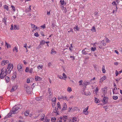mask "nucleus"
<instances>
[{
	"label": "nucleus",
	"instance_id": "obj_14",
	"mask_svg": "<svg viewBox=\"0 0 122 122\" xmlns=\"http://www.w3.org/2000/svg\"><path fill=\"white\" fill-rule=\"evenodd\" d=\"M10 68H12V69L13 68V65L12 64H8L7 67V69H10Z\"/></svg>",
	"mask_w": 122,
	"mask_h": 122
},
{
	"label": "nucleus",
	"instance_id": "obj_27",
	"mask_svg": "<svg viewBox=\"0 0 122 122\" xmlns=\"http://www.w3.org/2000/svg\"><path fill=\"white\" fill-rule=\"evenodd\" d=\"M52 102L55 103L56 101V97L53 98L52 99Z\"/></svg>",
	"mask_w": 122,
	"mask_h": 122
},
{
	"label": "nucleus",
	"instance_id": "obj_52",
	"mask_svg": "<svg viewBox=\"0 0 122 122\" xmlns=\"http://www.w3.org/2000/svg\"><path fill=\"white\" fill-rule=\"evenodd\" d=\"M70 32H72L73 33V29H71V28L70 29V30H68V33H69Z\"/></svg>",
	"mask_w": 122,
	"mask_h": 122
},
{
	"label": "nucleus",
	"instance_id": "obj_55",
	"mask_svg": "<svg viewBox=\"0 0 122 122\" xmlns=\"http://www.w3.org/2000/svg\"><path fill=\"white\" fill-rule=\"evenodd\" d=\"M32 16H33V19L35 20L36 19V15H32Z\"/></svg>",
	"mask_w": 122,
	"mask_h": 122
},
{
	"label": "nucleus",
	"instance_id": "obj_1",
	"mask_svg": "<svg viewBox=\"0 0 122 122\" xmlns=\"http://www.w3.org/2000/svg\"><path fill=\"white\" fill-rule=\"evenodd\" d=\"M22 107L20 105H15L13 107L11 111H10L7 115L5 116V118H7L11 116L12 113L16 114L18 110L22 108Z\"/></svg>",
	"mask_w": 122,
	"mask_h": 122
},
{
	"label": "nucleus",
	"instance_id": "obj_17",
	"mask_svg": "<svg viewBox=\"0 0 122 122\" xmlns=\"http://www.w3.org/2000/svg\"><path fill=\"white\" fill-rule=\"evenodd\" d=\"M108 98H107V97H104L102 101V102H107V101L108 100Z\"/></svg>",
	"mask_w": 122,
	"mask_h": 122
},
{
	"label": "nucleus",
	"instance_id": "obj_10",
	"mask_svg": "<svg viewBox=\"0 0 122 122\" xmlns=\"http://www.w3.org/2000/svg\"><path fill=\"white\" fill-rule=\"evenodd\" d=\"M35 79L36 81H40L42 79L41 78L38 76H35Z\"/></svg>",
	"mask_w": 122,
	"mask_h": 122
},
{
	"label": "nucleus",
	"instance_id": "obj_56",
	"mask_svg": "<svg viewBox=\"0 0 122 122\" xmlns=\"http://www.w3.org/2000/svg\"><path fill=\"white\" fill-rule=\"evenodd\" d=\"M51 89L50 88H48V92L49 93V94H50L51 92Z\"/></svg>",
	"mask_w": 122,
	"mask_h": 122
},
{
	"label": "nucleus",
	"instance_id": "obj_57",
	"mask_svg": "<svg viewBox=\"0 0 122 122\" xmlns=\"http://www.w3.org/2000/svg\"><path fill=\"white\" fill-rule=\"evenodd\" d=\"M33 72V69L32 68H30L29 71V72L30 73H32Z\"/></svg>",
	"mask_w": 122,
	"mask_h": 122
},
{
	"label": "nucleus",
	"instance_id": "obj_45",
	"mask_svg": "<svg viewBox=\"0 0 122 122\" xmlns=\"http://www.w3.org/2000/svg\"><path fill=\"white\" fill-rule=\"evenodd\" d=\"M117 9V8H115V10L114 9L112 11V13H114L115 12V13H116Z\"/></svg>",
	"mask_w": 122,
	"mask_h": 122
},
{
	"label": "nucleus",
	"instance_id": "obj_15",
	"mask_svg": "<svg viewBox=\"0 0 122 122\" xmlns=\"http://www.w3.org/2000/svg\"><path fill=\"white\" fill-rule=\"evenodd\" d=\"M66 104L65 103H64L63 104V106L62 108V110H64L66 109Z\"/></svg>",
	"mask_w": 122,
	"mask_h": 122
},
{
	"label": "nucleus",
	"instance_id": "obj_36",
	"mask_svg": "<svg viewBox=\"0 0 122 122\" xmlns=\"http://www.w3.org/2000/svg\"><path fill=\"white\" fill-rule=\"evenodd\" d=\"M91 30L94 32H96V29L94 26L93 27Z\"/></svg>",
	"mask_w": 122,
	"mask_h": 122
},
{
	"label": "nucleus",
	"instance_id": "obj_34",
	"mask_svg": "<svg viewBox=\"0 0 122 122\" xmlns=\"http://www.w3.org/2000/svg\"><path fill=\"white\" fill-rule=\"evenodd\" d=\"M5 45L7 46V47L8 48L9 47L10 48L11 47V46L10 45H9L5 41Z\"/></svg>",
	"mask_w": 122,
	"mask_h": 122
},
{
	"label": "nucleus",
	"instance_id": "obj_64",
	"mask_svg": "<svg viewBox=\"0 0 122 122\" xmlns=\"http://www.w3.org/2000/svg\"><path fill=\"white\" fill-rule=\"evenodd\" d=\"M106 89L105 88H103L102 89V91L103 92H105Z\"/></svg>",
	"mask_w": 122,
	"mask_h": 122
},
{
	"label": "nucleus",
	"instance_id": "obj_54",
	"mask_svg": "<svg viewBox=\"0 0 122 122\" xmlns=\"http://www.w3.org/2000/svg\"><path fill=\"white\" fill-rule=\"evenodd\" d=\"M58 77L61 79H63V77L61 76L58 75Z\"/></svg>",
	"mask_w": 122,
	"mask_h": 122
},
{
	"label": "nucleus",
	"instance_id": "obj_51",
	"mask_svg": "<svg viewBox=\"0 0 122 122\" xmlns=\"http://www.w3.org/2000/svg\"><path fill=\"white\" fill-rule=\"evenodd\" d=\"M62 118H64V119H66L67 118V117L66 116H64L63 117H61L60 119H62Z\"/></svg>",
	"mask_w": 122,
	"mask_h": 122
},
{
	"label": "nucleus",
	"instance_id": "obj_26",
	"mask_svg": "<svg viewBox=\"0 0 122 122\" xmlns=\"http://www.w3.org/2000/svg\"><path fill=\"white\" fill-rule=\"evenodd\" d=\"M5 79L7 82L8 83L9 82L10 80V79L8 77V76L6 77Z\"/></svg>",
	"mask_w": 122,
	"mask_h": 122
},
{
	"label": "nucleus",
	"instance_id": "obj_5",
	"mask_svg": "<svg viewBox=\"0 0 122 122\" xmlns=\"http://www.w3.org/2000/svg\"><path fill=\"white\" fill-rule=\"evenodd\" d=\"M9 62V61L8 60L3 61H2L1 63V64L2 66H4L6 64L8 63Z\"/></svg>",
	"mask_w": 122,
	"mask_h": 122
},
{
	"label": "nucleus",
	"instance_id": "obj_20",
	"mask_svg": "<svg viewBox=\"0 0 122 122\" xmlns=\"http://www.w3.org/2000/svg\"><path fill=\"white\" fill-rule=\"evenodd\" d=\"M45 116V115L44 114H42L41 115V121H43L44 120V118Z\"/></svg>",
	"mask_w": 122,
	"mask_h": 122
},
{
	"label": "nucleus",
	"instance_id": "obj_47",
	"mask_svg": "<svg viewBox=\"0 0 122 122\" xmlns=\"http://www.w3.org/2000/svg\"><path fill=\"white\" fill-rule=\"evenodd\" d=\"M101 43L104 46H105L106 45V44L104 42V41L103 40L101 42Z\"/></svg>",
	"mask_w": 122,
	"mask_h": 122
},
{
	"label": "nucleus",
	"instance_id": "obj_62",
	"mask_svg": "<svg viewBox=\"0 0 122 122\" xmlns=\"http://www.w3.org/2000/svg\"><path fill=\"white\" fill-rule=\"evenodd\" d=\"M112 4L113 5H115L116 6V2L115 1H113L112 3Z\"/></svg>",
	"mask_w": 122,
	"mask_h": 122
},
{
	"label": "nucleus",
	"instance_id": "obj_18",
	"mask_svg": "<svg viewBox=\"0 0 122 122\" xmlns=\"http://www.w3.org/2000/svg\"><path fill=\"white\" fill-rule=\"evenodd\" d=\"M84 94L86 96H90L91 95V93L89 92H84Z\"/></svg>",
	"mask_w": 122,
	"mask_h": 122
},
{
	"label": "nucleus",
	"instance_id": "obj_24",
	"mask_svg": "<svg viewBox=\"0 0 122 122\" xmlns=\"http://www.w3.org/2000/svg\"><path fill=\"white\" fill-rule=\"evenodd\" d=\"M16 77V73L15 72L13 74V75L12 76V77L13 78L15 79Z\"/></svg>",
	"mask_w": 122,
	"mask_h": 122
},
{
	"label": "nucleus",
	"instance_id": "obj_31",
	"mask_svg": "<svg viewBox=\"0 0 122 122\" xmlns=\"http://www.w3.org/2000/svg\"><path fill=\"white\" fill-rule=\"evenodd\" d=\"M113 99L114 100H116L118 98V97L117 96H113L112 97Z\"/></svg>",
	"mask_w": 122,
	"mask_h": 122
},
{
	"label": "nucleus",
	"instance_id": "obj_11",
	"mask_svg": "<svg viewBox=\"0 0 122 122\" xmlns=\"http://www.w3.org/2000/svg\"><path fill=\"white\" fill-rule=\"evenodd\" d=\"M106 78V77L105 76H104L102 77L101 78L100 80V82H102L103 81L105 80Z\"/></svg>",
	"mask_w": 122,
	"mask_h": 122
},
{
	"label": "nucleus",
	"instance_id": "obj_37",
	"mask_svg": "<svg viewBox=\"0 0 122 122\" xmlns=\"http://www.w3.org/2000/svg\"><path fill=\"white\" fill-rule=\"evenodd\" d=\"M6 18L5 17H4L3 19V21L4 22L5 24L6 25Z\"/></svg>",
	"mask_w": 122,
	"mask_h": 122
},
{
	"label": "nucleus",
	"instance_id": "obj_13",
	"mask_svg": "<svg viewBox=\"0 0 122 122\" xmlns=\"http://www.w3.org/2000/svg\"><path fill=\"white\" fill-rule=\"evenodd\" d=\"M17 69L19 71H20V69H22V67L21 64H18L17 66Z\"/></svg>",
	"mask_w": 122,
	"mask_h": 122
},
{
	"label": "nucleus",
	"instance_id": "obj_6",
	"mask_svg": "<svg viewBox=\"0 0 122 122\" xmlns=\"http://www.w3.org/2000/svg\"><path fill=\"white\" fill-rule=\"evenodd\" d=\"M90 84V82H88L86 81H85L83 82V85L84 86H86L87 85H89Z\"/></svg>",
	"mask_w": 122,
	"mask_h": 122
},
{
	"label": "nucleus",
	"instance_id": "obj_30",
	"mask_svg": "<svg viewBox=\"0 0 122 122\" xmlns=\"http://www.w3.org/2000/svg\"><path fill=\"white\" fill-rule=\"evenodd\" d=\"M45 43V41L44 40H42L40 42V45H43Z\"/></svg>",
	"mask_w": 122,
	"mask_h": 122
},
{
	"label": "nucleus",
	"instance_id": "obj_38",
	"mask_svg": "<svg viewBox=\"0 0 122 122\" xmlns=\"http://www.w3.org/2000/svg\"><path fill=\"white\" fill-rule=\"evenodd\" d=\"M19 28L17 27V25H14V30H18Z\"/></svg>",
	"mask_w": 122,
	"mask_h": 122
},
{
	"label": "nucleus",
	"instance_id": "obj_19",
	"mask_svg": "<svg viewBox=\"0 0 122 122\" xmlns=\"http://www.w3.org/2000/svg\"><path fill=\"white\" fill-rule=\"evenodd\" d=\"M31 10V8H26L25 11L26 12H30Z\"/></svg>",
	"mask_w": 122,
	"mask_h": 122
},
{
	"label": "nucleus",
	"instance_id": "obj_22",
	"mask_svg": "<svg viewBox=\"0 0 122 122\" xmlns=\"http://www.w3.org/2000/svg\"><path fill=\"white\" fill-rule=\"evenodd\" d=\"M77 119L76 117H74L72 119V122H76Z\"/></svg>",
	"mask_w": 122,
	"mask_h": 122
},
{
	"label": "nucleus",
	"instance_id": "obj_39",
	"mask_svg": "<svg viewBox=\"0 0 122 122\" xmlns=\"http://www.w3.org/2000/svg\"><path fill=\"white\" fill-rule=\"evenodd\" d=\"M43 68L42 65H39L38 66L37 68L38 69H42Z\"/></svg>",
	"mask_w": 122,
	"mask_h": 122
},
{
	"label": "nucleus",
	"instance_id": "obj_32",
	"mask_svg": "<svg viewBox=\"0 0 122 122\" xmlns=\"http://www.w3.org/2000/svg\"><path fill=\"white\" fill-rule=\"evenodd\" d=\"M67 91L69 92H70L72 91V90L71 87H68L67 89Z\"/></svg>",
	"mask_w": 122,
	"mask_h": 122
},
{
	"label": "nucleus",
	"instance_id": "obj_7",
	"mask_svg": "<svg viewBox=\"0 0 122 122\" xmlns=\"http://www.w3.org/2000/svg\"><path fill=\"white\" fill-rule=\"evenodd\" d=\"M60 2L61 5H65L66 4V2L64 0H61L60 1Z\"/></svg>",
	"mask_w": 122,
	"mask_h": 122
},
{
	"label": "nucleus",
	"instance_id": "obj_16",
	"mask_svg": "<svg viewBox=\"0 0 122 122\" xmlns=\"http://www.w3.org/2000/svg\"><path fill=\"white\" fill-rule=\"evenodd\" d=\"M56 52L53 49H52L51 51V54H52L54 55L56 54Z\"/></svg>",
	"mask_w": 122,
	"mask_h": 122
},
{
	"label": "nucleus",
	"instance_id": "obj_8",
	"mask_svg": "<svg viewBox=\"0 0 122 122\" xmlns=\"http://www.w3.org/2000/svg\"><path fill=\"white\" fill-rule=\"evenodd\" d=\"M32 28H33L34 30H36L39 28V27H37L34 24H31Z\"/></svg>",
	"mask_w": 122,
	"mask_h": 122
},
{
	"label": "nucleus",
	"instance_id": "obj_28",
	"mask_svg": "<svg viewBox=\"0 0 122 122\" xmlns=\"http://www.w3.org/2000/svg\"><path fill=\"white\" fill-rule=\"evenodd\" d=\"M88 106L84 110H83V112L85 113V112H86L88 110Z\"/></svg>",
	"mask_w": 122,
	"mask_h": 122
},
{
	"label": "nucleus",
	"instance_id": "obj_3",
	"mask_svg": "<svg viewBox=\"0 0 122 122\" xmlns=\"http://www.w3.org/2000/svg\"><path fill=\"white\" fill-rule=\"evenodd\" d=\"M24 87L25 91L27 93H30L31 91V90L29 86H28L27 85H25Z\"/></svg>",
	"mask_w": 122,
	"mask_h": 122
},
{
	"label": "nucleus",
	"instance_id": "obj_58",
	"mask_svg": "<svg viewBox=\"0 0 122 122\" xmlns=\"http://www.w3.org/2000/svg\"><path fill=\"white\" fill-rule=\"evenodd\" d=\"M30 82V79L29 78L26 81V82L28 83H29Z\"/></svg>",
	"mask_w": 122,
	"mask_h": 122
},
{
	"label": "nucleus",
	"instance_id": "obj_25",
	"mask_svg": "<svg viewBox=\"0 0 122 122\" xmlns=\"http://www.w3.org/2000/svg\"><path fill=\"white\" fill-rule=\"evenodd\" d=\"M63 76V79L64 80H65V79L66 78V76L64 73H63L62 74Z\"/></svg>",
	"mask_w": 122,
	"mask_h": 122
},
{
	"label": "nucleus",
	"instance_id": "obj_49",
	"mask_svg": "<svg viewBox=\"0 0 122 122\" xmlns=\"http://www.w3.org/2000/svg\"><path fill=\"white\" fill-rule=\"evenodd\" d=\"M34 36L36 37H38L39 36L38 33L37 32H36L34 34Z\"/></svg>",
	"mask_w": 122,
	"mask_h": 122
},
{
	"label": "nucleus",
	"instance_id": "obj_53",
	"mask_svg": "<svg viewBox=\"0 0 122 122\" xmlns=\"http://www.w3.org/2000/svg\"><path fill=\"white\" fill-rule=\"evenodd\" d=\"M82 81H83L82 80H81L79 81V85L80 86L82 85Z\"/></svg>",
	"mask_w": 122,
	"mask_h": 122
},
{
	"label": "nucleus",
	"instance_id": "obj_42",
	"mask_svg": "<svg viewBox=\"0 0 122 122\" xmlns=\"http://www.w3.org/2000/svg\"><path fill=\"white\" fill-rule=\"evenodd\" d=\"M29 112L28 111H26L25 113V116H28L29 115Z\"/></svg>",
	"mask_w": 122,
	"mask_h": 122
},
{
	"label": "nucleus",
	"instance_id": "obj_44",
	"mask_svg": "<svg viewBox=\"0 0 122 122\" xmlns=\"http://www.w3.org/2000/svg\"><path fill=\"white\" fill-rule=\"evenodd\" d=\"M96 49V47L93 48L92 47L91 48V50L92 51H94Z\"/></svg>",
	"mask_w": 122,
	"mask_h": 122
},
{
	"label": "nucleus",
	"instance_id": "obj_2",
	"mask_svg": "<svg viewBox=\"0 0 122 122\" xmlns=\"http://www.w3.org/2000/svg\"><path fill=\"white\" fill-rule=\"evenodd\" d=\"M7 73V69L4 68H3L1 70V73L0 74V78L2 79L6 76Z\"/></svg>",
	"mask_w": 122,
	"mask_h": 122
},
{
	"label": "nucleus",
	"instance_id": "obj_12",
	"mask_svg": "<svg viewBox=\"0 0 122 122\" xmlns=\"http://www.w3.org/2000/svg\"><path fill=\"white\" fill-rule=\"evenodd\" d=\"M73 29L75 31H79L80 30V28L78 27V26H76L73 28Z\"/></svg>",
	"mask_w": 122,
	"mask_h": 122
},
{
	"label": "nucleus",
	"instance_id": "obj_41",
	"mask_svg": "<svg viewBox=\"0 0 122 122\" xmlns=\"http://www.w3.org/2000/svg\"><path fill=\"white\" fill-rule=\"evenodd\" d=\"M15 50V51L16 52H17L18 51V49L17 47H15L14 49H13V50L14 51Z\"/></svg>",
	"mask_w": 122,
	"mask_h": 122
},
{
	"label": "nucleus",
	"instance_id": "obj_35",
	"mask_svg": "<svg viewBox=\"0 0 122 122\" xmlns=\"http://www.w3.org/2000/svg\"><path fill=\"white\" fill-rule=\"evenodd\" d=\"M95 102L96 103H99L100 102L99 100L96 98H95Z\"/></svg>",
	"mask_w": 122,
	"mask_h": 122
},
{
	"label": "nucleus",
	"instance_id": "obj_50",
	"mask_svg": "<svg viewBox=\"0 0 122 122\" xmlns=\"http://www.w3.org/2000/svg\"><path fill=\"white\" fill-rule=\"evenodd\" d=\"M8 69V70L7 72V73H10L11 71L12 70V68H10V69Z\"/></svg>",
	"mask_w": 122,
	"mask_h": 122
},
{
	"label": "nucleus",
	"instance_id": "obj_40",
	"mask_svg": "<svg viewBox=\"0 0 122 122\" xmlns=\"http://www.w3.org/2000/svg\"><path fill=\"white\" fill-rule=\"evenodd\" d=\"M82 54L84 55H85L87 54V52L84 50L82 51Z\"/></svg>",
	"mask_w": 122,
	"mask_h": 122
},
{
	"label": "nucleus",
	"instance_id": "obj_60",
	"mask_svg": "<svg viewBox=\"0 0 122 122\" xmlns=\"http://www.w3.org/2000/svg\"><path fill=\"white\" fill-rule=\"evenodd\" d=\"M115 73L116 76H117L118 74V73L117 70L116 71Z\"/></svg>",
	"mask_w": 122,
	"mask_h": 122
},
{
	"label": "nucleus",
	"instance_id": "obj_61",
	"mask_svg": "<svg viewBox=\"0 0 122 122\" xmlns=\"http://www.w3.org/2000/svg\"><path fill=\"white\" fill-rule=\"evenodd\" d=\"M11 30L14 29V28H13V24H12L11 25V28H10Z\"/></svg>",
	"mask_w": 122,
	"mask_h": 122
},
{
	"label": "nucleus",
	"instance_id": "obj_29",
	"mask_svg": "<svg viewBox=\"0 0 122 122\" xmlns=\"http://www.w3.org/2000/svg\"><path fill=\"white\" fill-rule=\"evenodd\" d=\"M50 120V119H49L45 117V120L43 122H49Z\"/></svg>",
	"mask_w": 122,
	"mask_h": 122
},
{
	"label": "nucleus",
	"instance_id": "obj_23",
	"mask_svg": "<svg viewBox=\"0 0 122 122\" xmlns=\"http://www.w3.org/2000/svg\"><path fill=\"white\" fill-rule=\"evenodd\" d=\"M57 110H58V108H56V107H55V109L53 111V112L54 113H56L57 114H58V112H58Z\"/></svg>",
	"mask_w": 122,
	"mask_h": 122
},
{
	"label": "nucleus",
	"instance_id": "obj_48",
	"mask_svg": "<svg viewBox=\"0 0 122 122\" xmlns=\"http://www.w3.org/2000/svg\"><path fill=\"white\" fill-rule=\"evenodd\" d=\"M29 68L28 67H26L25 69V71L26 72H28L29 71Z\"/></svg>",
	"mask_w": 122,
	"mask_h": 122
},
{
	"label": "nucleus",
	"instance_id": "obj_21",
	"mask_svg": "<svg viewBox=\"0 0 122 122\" xmlns=\"http://www.w3.org/2000/svg\"><path fill=\"white\" fill-rule=\"evenodd\" d=\"M35 99L37 101H40L41 100L42 98L41 97H36Z\"/></svg>",
	"mask_w": 122,
	"mask_h": 122
},
{
	"label": "nucleus",
	"instance_id": "obj_63",
	"mask_svg": "<svg viewBox=\"0 0 122 122\" xmlns=\"http://www.w3.org/2000/svg\"><path fill=\"white\" fill-rule=\"evenodd\" d=\"M105 109V110L106 111H107V106H105L103 107Z\"/></svg>",
	"mask_w": 122,
	"mask_h": 122
},
{
	"label": "nucleus",
	"instance_id": "obj_33",
	"mask_svg": "<svg viewBox=\"0 0 122 122\" xmlns=\"http://www.w3.org/2000/svg\"><path fill=\"white\" fill-rule=\"evenodd\" d=\"M57 107L58 108H59L61 109V108L60 105V103L59 102H58L57 104Z\"/></svg>",
	"mask_w": 122,
	"mask_h": 122
},
{
	"label": "nucleus",
	"instance_id": "obj_9",
	"mask_svg": "<svg viewBox=\"0 0 122 122\" xmlns=\"http://www.w3.org/2000/svg\"><path fill=\"white\" fill-rule=\"evenodd\" d=\"M17 88V86H13L12 87V88L11 89V92H13L15 91Z\"/></svg>",
	"mask_w": 122,
	"mask_h": 122
},
{
	"label": "nucleus",
	"instance_id": "obj_59",
	"mask_svg": "<svg viewBox=\"0 0 122 122\" xmlns=\"http://www.w3.org/2000/svg\"><path fill=\"white\" fill-rule=\"evenodd\" d=\"M41 27L43 29L45 28H46V26L45 25V24H44V25H41Z\"/></svg>",
	"mask_w": 122,
	"mask_h": 122
},
{
	"label": "nucleus",
	"instance_id": "obj_43",
	"mask_svg": "<svg viewBox=\"0 0 122 122\" xmlns=\"http://www.w3.org/2000/svg\"><path fill=\"white\" fill-rule=\"evenodd\" d=\"M102 71L103 73H105L106 72V70L104 68V66L102 67Z\"/></svg>",
	"mask_w": 122,
	"mask_h": 122
},
{
	"label": "nucleus",
	"instance_id": "obj_46",
	"mask_svg": "<svg viewBox=\"0 0 122 122\" xmlns=\"http://www.w3.org/2000/svg\"><path fill=\"white\" fill-rule=\"evenodd\" d=\"M56 120V119L55 118V117H53L51 119V121L52 122H54Z\"/></svg>",
	"mask_w": 122,
	"mask_h": 122
},
{
	"label": "nucleus",
	"instance_id": "obj_4",
	"mask_svg": "<svg viewBox=\"0 0 122 122\" xmlns=\"http://www.w3.org/2000/svg\"><path fill=\"white\" fill-rule=\"evenodd\" d=\"M68 97L66 96H61L60 97H58V99L59 100H60L61 99H63V100H67Z\"/></svg>",
	"mask_w": 122,
	"mask_h": 122
}]
</instances>
